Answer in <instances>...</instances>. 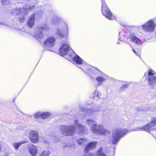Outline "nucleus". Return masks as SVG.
Instances as JSON below:
<instances>
[{
  "label": "nucleus",
  "instance_id": "7ed1b4c3",
  "mask_svg": "<svg viewBox=\"0 0 156 156\" xmlns=\"http://www.w3.org/2000/svg\"><path fill=\"white\" fill-rule=\"evenodd\" d=\"M91 105L92 104H87L84 106L80 105L79 108L80 112L83 113V114H85L86 115L88 116H91L96 112H98L100 110V108H92Z\"/></svg>",
  "mask_w": 156,
  "mask_h": 156
},
{
  "label": "nucleus",
  "instance_id": "7c9ffc66",
  "mask_svg": "<svg viewBox=\"0 0 156 156\" xmlns=\"http://www.w3.org/2000/svg\"><path fill=\"white\" fill-rule=\"evenodd\" d=\"M154 72L152 70H149L148 73V76H149L150 75L154 76Z\"/></svg>",
  "mask_w": 156,
  "mask_h": 156
},
{
  "label": "nucleus",
  "instance_id": "4468645a",
  "mask_svg": "<svg viewBox=\"0 0 156 156\" xmlns=\"http://www.w3.org/2000/svg\"><path fill=\"white\" fill-rule=\"evenodd\" d=\"M152 126L149 123L147 124L142 127H137L132 130L131 131H145L150 133Z\"/></svg>",
  "mask_w": 156,
  "mask_h": 156
},
{
  "label": "nucleus",
  "instance_id": "aec40b11",
  "mask_svg": "<svg viewBox=\"0 0 156 156\" xmlns=\"http://www.w3.org/2000/svg\"><path fill=\"white\" fill-rule=\"evenodd\" d=\"M129 38L131 41L137 44H140L142 43V42L140 40L134 35H129Z\"/></svg>",
  "mask_w": 156,
  "mask_h": 156
},
{
  "label": "nucleus",
  "instance_id": "c9c22d12",
  "mask_svg": "<svg viewBox=\"0 0 156 156\" xmlns=\"http://www.w3.org/2000/svg\"><path fill=\"white\" fill-rule=\"evenodd\" d=\"M85 156H94L93 154H89L88 155H86Z\"/></svg>",
  "mask_w": 156,
  "mask_h": 156
},
{
  "label": "nucleus",
  "instance_id": "ddd939ff",
  "mask_svg": "<svg viewBox=\"0 0 156 156\" xmlns=\"http://www.w3.org/2000/svg\"><path fill=\"white\" fill-rule=\"evenodd\" d=\"M55 38L52 36H50L48 37L44 43V45L48 47L53 46L55 43Z\"/></svg>",
  "mask_w": 156,
  "mask_h": 156
},
{
  "label": "nucleus",
  "instance_id": "6e6552de",
  "mask_svg": "<svg viewBox=\"0 0 156 156\" xmlns=\"http://www.w3.org/2000/svg\"><path fill=\"white\" fill-rule=\"evenodd\" d=\"M55 34L57 35L58 38H62L64 37H67L68 34V30L67 26L64 24L63 27L60 30L58 29L55 32Z\"/></svg>",
  "mask_w": 156,
  "mask_h": 156
},
{
  "label": "nucleus",
  "instance_id": "20e7f679",
  "mask_svg": "<svg viewBox=\"0 0 156 156\" xmlns=\"http://www.w3.org/2000/svg\"><path fill=\"white\" fill-rule=\"evenodd\" d=\"M49 29V25L48 24H43L37 28V30L34 34V37L41 42V40L43 37V31L42 30H48Z\"/></svg>",
  "mask_w": 156,
  "mask_h": 156
},
{
  "label": "nucleus",
  "instance_id": "2f4dec72",
  "mask_svg": "<svg viewBox=\"0 0 156 156\" xmlns=\"http://www.w3.org/2000/svg\"><path fill=\"white\" fill-rule=\"evenodd\" d=\"M99 92L97 91H95L94 92V96L93 97H96L98 96L99 98Z\"/></svg>",
  "mask_w": 156,
  "mask_h": 156
},
{
  "label": "nucleus",
  "instance_id": "9d476101",
  "mask_svg": "<svg viewBox=\"0 0 156 156\" xmlns=\"http://www.w3.org/2000/svg\"><path fill=\"white\" fill-rule=\"evenodd\" d=\"M29 137L32 143H37L39 140L38 132L36 130L30 131L29 133Z\"/></svg>",
  "mask_w": 156,
  "mask_h": 156
},
{
  "label": "nucleus",
  "instance_id": "1a4fd4ad",
  "mask_svg": "<svg viewBox=\"0 0 156 156\" xmlns=\"http://www.w3.org/2000/svg\"><path fill=\"white\" fill-rule=\"evenodd\" d=\"M24 12V8H22L20 9V8L16 9L14 10L12 12L14 14L18 15L20 14L19 18V22L21 23L23 22L25 20V17L26 16V14H25Z\"/></svg>",
  "mask_w": 156,
  "mask_h": 156
},
{
  "label": "nucleus",
  "instance_id": "f03ea898",
  "mask_svg": "<svg viewBox=\"0 0 156 156\" xmlns=\"http://www.w3.org/2000/svg\"><path fill=\"white\" fill-rule=\"evenodd\" d=\"M126 129H116L112 131V142L113 144H115L118 143L120 138L125 135L126 133L130 132Z\"/></svg>",
  "mask_w": 156,
  "mask_h": 156
},
{
  "label": "nucleus",
  "instance_id": "dca6fc26",
  "mask_svg": "<svg viewBox=\"0 0 156 156\" xmlns=\"http://www.w3.org/2000/svg\"><path fill=\"white\" fill-rule=\"evenodd\" d=\"M97 143V142H93L89 143L85 147V151L87 152L91 149L94 148Z\"/></svg>",
  "mask_w": 156,
  "mask_h": 156
},
{
  "label": "nucleus",
  "instance_id": "72a5a7b5",
  "mask_svg": "<svg viewBox=\"0 0 156 156\" xmlns=\"http://www.w3.org/2000/svg\"><path fill=\"white\" fill-rule=\"evenodd\" d=\"M128 87V85L126 84H123L122 86L121 87V89H124L125 88H126Z\"/></svg>",
  "mask_w": 156,
  "mask_h": 156
},
{
  "label": "nucleus",
  "instance_id": "473e14b6",
  "mask_svg": "<svg viewBox=\"0 0 156 156\" xmlns=\"http://www.w3.org/2000/svg\"><path fill=\"white\" fill-rule=\"evenodd\" d=\"M87 70H89V71H91L92 72L94 71V70H95V69L93 67H91V68H88Z\"/></svg>",
  "mask_w": 156,
  "mask_h": 156
},
{
  "label": "nucleus",
  "instance_id": "0eeeda50",
  "mask_svg": "<svg viewBox=\"0 0 156 156\" xmlns=\"http://www.w3.org/2000/svg\"><path fill=\"white\" fill-rule=\"evenodd\" d=\"M94 134L97 135H103L109 133V131L106 129L101 125L98 124L95 128H93L91 131Z\"/></svg>",
  "mask_w": 156,
  "mask_h": 156
},
{
  "label": "nucleus",
  "instance_id": "e433bc0d",
  "mask_svg": "<svg viewBox=\"0 0 156 156\" xmlns=\"http://www.w3.org/2000/svg\"><path fill=\"white\" fill-rule=\"evenodd\" d=\"M133 50L134 53H135L136 55V51L133 49Z\"/></svg>",
  "mask_w": 156,
  "mask_h": 156
},
{
  "label": "nucleus",
  "instance_id": "58836bf2",
  "mask_svg": "<svg viewBox=\"0 0 156 156\" xmlns=\"http://www.w3.org/2000/svg\"><path fill=\"white\" fill-rule=\"evenodd\" d=\"M86 73H89V72H86Z\"/></svg>",
  "mask_w": 156,
  "mask_h": 156
},
{
  "label": "nucleus",
  "instance_id": "f3484780",
  "mask_svg": "<svg viewBox=\"0 0 156 156\" xmlns=\"http://www.w3.org/2000/svg\"><path fill=\"white\" fill-rule=\"evenodd\" d=\"M35 14H32L28 18L27 21V25L30 28L33 27L34 24Z\"/></svg>",
  "mask_w": 156,
  "mask_h": 156
},
{
  "label": "nucleus",
  "instance_id": "9b49d317",
  "mask_svg": "<svg viewBox=\"0 0 156 156\" xmlns=\"http://www.w3.org/2000/svg\"><path fill=\"white\" fill-rule=\"evenodd\" d=\"M155 25L154 22L152 20H150L145 24L142 26V27L145 30L151 32L154 30Z\"/></svg>",
  "mask_w": 156,
  "mask_h": 156
},
{
  "label": "nucleus",
  "instance_id": "5701e85b",
  "mask_svg": "<svg viewBox=\"0 0 156 156\" xmlns=\"http://www.w3.org/2000/svg\"><path fill=\"white\" fill-rule=\"evenodd\" d=\"M106 153L103 151L102 147H100L97 151L96 154L98 156H106Z\"/></svg>",
  "mask_w": 156,
  "mask_h": 156
},
{
  "label": "nucleus",
  "instance_id": "39448f33",
  "mask_svg": "<svg viewBox=\"0 0 156 156\" xmlns=\"http://www.w3.org/2000/svg\"><path fill=\"white\" fill-rule=\"evenodd\" d=\"M59 53L63 56L67 54L70 57H72V55L75 54V53L69 46L68 44H64L59 48Z\"/></svg>",
  "mask_w": 156,
  "mask_h": 156
},
{
  "label": "nucleus",
  "instance_id": "cd10ccee",
  "mask_svg": "<svg viewBox=\"0 0 156 156\" xmlns=\"http://www.w3.org/2000/svg\"><path fill=\"white\" fill-rule=\"evenodd\" d=\"M50 154V152L48 151H44L42 152L40 156H48Z\"/></svg>",
  "mask_w": 156,
  "mask_h": 156
},
{
  "label": "nucleus",
  "instance_id": "4c0bfd02",
  "mask_svg": "<svg viewBox=\"0 0 156 156\" xmlns=\"http://www.w3.org/2000/svg\"><path fill=\"white\" fill-rule=\"evenodd\" d=\"M128 44H129V45L131 46V47H132V46H131V45L130 44V43H128Z\"/></svg>",
  "mask_w": 156,
  "mask_h": 156
},
{
  "label": "nucleus",
  "instance_id": "f704fd0d",
  "mask_svg": "<svg viewBox=\"0 0 156 156\" xmlns=\"http://www.w3.org/2000/svg\"><path fill=\"white\" fill-rule=\"evenodd\" d=\"M0 24L7 26V25L5 23H3L2 22H0Z\"/></svg>",
  "mask_w": 156,
  "mask_h": 156
},
{
  "label": "nucleus",
  "instance_id": "a211bd4d",
  "mask_svg": "<svg viewBox=\"0 0 156 156\" xmlns=\"http://www.w3.org/2000/svg\"><path fill=\"white\" fill-rule=\"evenodd\" d=\"M148 80L150 86H153L156 83V77L155 76L150 75L149 76Z\"/></svg>",
  "mask_w": 156,
  "mask_h": 156
},
{
  "label": "nucleus",
  "instance_id": "423d86ee",
  "mask_svg": "<svg viewBox=\"0 0 156 156\" xmlns=\"http://www.w3.org/2000/svg\"><path fill=\"white\" fill-rule=\"evenodd\" d=\"M102 4L101 6V11L103 15L109 20H112L115 18L114 16L110 9L108 8L105 1L102 0Z\"/></svg>",
  "mask_w": 156,
  "mask_h": 156
},
{
  "label": "nucleus",
  "instance_id": "4be33fe9",
  "mask_svg": "<svg viewBox=\"0 0 156 156\" xmlns=\"http://www.w3.org/2000/svg\"><path fill=\"white\" fill-rule=\"evenodd\" d=\"M26 142L25 140L21 141L18 143H14L13 144V146L15 149L17 150L20 145Z\"/></svg>",
  "mask_w": 156,
  "mask_h": 156
},
{
  "label": "nucleus",
  "instance_id": "b1692460",
  "mask_svg": "<svg viewBox=\"0 0 156 156\" xmlns=\"http://www.w3.org/2000/svg\"><path fill=\"white\" fill-rule=\"evenodd\" d=\"M87 139L86 138H80L77 140L78 144L79 145H82L87 142Z\"/></svg>",
  "mask_w": 156,
  "mask_h": 156
},
{
  "label": "nucleus",
  "instance_id": "2eb2a0df",
  "mask_svg": "<svg viewBox=\"0 0 156 156\" xmlns=\"http://www.w3.org/2000/svg\"><path fill=\"white\" fill-rule=\"evenodd\" d=\"M28 150L32 156H35L37 153V148L35 146L30 144L28 145Z\"/></svg>",
  "mask_w": 156,
  "mask_h": 156
},
{
  "label": "nucleus",
  "instance_id": "412c9836",
  "mask_svg": "<svg viewBox=\"0 0 156 156\" xmlns=\"http://www.w3.org/2000/svg\"><path fill=\"white\" fill-rule=\"evenodd\" d=\"M74 55V54H73V55H72V58H73V61L76 62V64H82L83 62L82 59L77 55H76L75 56L73 57L72 55ZM70 58H71V57Z\"/></svg>",
  "mask_w": 156,
  "mask_h": 156
},
{
  "label": "nucleus",
  "instance_id": "f8f14e48",
  "mask_svg": "<svg viewBox=\"0 0 156 156\" xmlns=\"http://www.w3.org/2000/svg\"><path fill=\"white\" fill-rule=\"evenodd\" d=\"M51 115V114L49 112H39L35 113L34 115V117L37 119L41 118L44 119L48 118Z\"/></svg>",
  "mask_w": 156,
  "mask_h": 156
},
{
  "label": "nucleus",
  "instance_id": "f257e3e1",
  "mask_svg": "<svg viewBox=\"0 0 156 156\" xmlns=\"http://www.w3.org/2000/svg\"><path fill=\"white\" fill-rule=\"evenodd\" d=\"M74 121L76 127H74V125H62L60 126V131L63 135L65 136H72L76 132L81 134L87 132L88 129L86 127L77 122V120Z\"/></svg>",
  "mask_w": 156,
  "mask_h": 156
},
{
  "label": "nucleus",
  "instance_id": "6ab92c4d",
  "mask_svg": "<svg viewBox=\"0 0 156 156\" xmlns=\"http://www.w3.org/2000/svg\"><path fill=\"white\" fill-rule=\"evenodd\" d=\"M87 123L89 126L90 127V129L91 131L92 130L93 128H95L96 126L98 125L95 121L91 119H87Z\"/></svg>",
  "mask_w": 156,
  "mask_h": 156
},
{
  "label": "nucleus",
  "instance_id": "a878e982",
  "mask_svg": "<svg viewBox=\"0 0 156 156\" xmlns=\"http://www.w3.org/2000/svg\"><path fill=\"white\" fill-rule=\"evenodd\" d=\"M96 80L98 82L99 85H100L102 83V82L105 80V79L102 77L98 76L96 78Z\"/></svg>",
  "mask_w": 156,
  "mask_h": 156
},
{
  "label": "nucleus",
  "instance_id": "c85d7f7f",
  "mask_svg": "<svg viewBox=\"0 0 156 156\" xmlns=\"http://www.w3.org/2000/svg\"><path fill=\"white\" fill-rule=\"evenodd\" d=\"M58 20L57 17H54L51 20V22L53 24H55L58 22Z\"/></svg>",
  "mask_w": 156,
  "mask_h": 156
},
{
  "label": "nucleus",
  "instance_id": "bb28decb",
  "mask_svg": "<svg viewBox=\"0 0 156 156\" xmlns=\"http://www.w3.org/2000/svg\"><path fill=\"white\" fill-rule=\"evenodd\" d=\"M152 127L156 125V118L153 117L151 121V122L149 123Z\"/></svg>",
  "mask_w": 156,
  "mask_h": 156
},
{
  "label": "nucleus",
  "instance_id": "393cba45",
  "mask_svg": "<svg viewBox=\"0 0 156 156\" xmlns=\"http://www.w3.org/2000/svg\"><path fill=\"white\" fill-rule=\"evenodd\" d=\"M35 9V6L34 5H33L31 6H30L29 8H27V7L26 8H24V12L25 14H26L27 12H29L30 11H32L34 10Z\"/></svg>",
  "mask_w": 156,
  "mask_h": 156
},
{
  "label": "nucleus",
  "instance_id": "c756f323",
  "mask_svg": "<svg viewBox=\"0 0 156 156\" xmlns=\"http://www.w3.org/2000/svg\"><path fill=\"white\" fill-rule=\"evenodd\" d=\"M2 3L3 5H8L9 4L8 0H2Z\"/></svg>",
  "mask_w": 156,
  "mask_h": 156
}]
</instances>
